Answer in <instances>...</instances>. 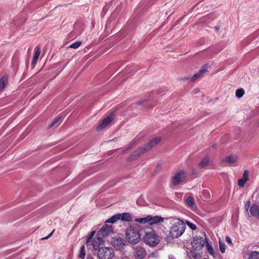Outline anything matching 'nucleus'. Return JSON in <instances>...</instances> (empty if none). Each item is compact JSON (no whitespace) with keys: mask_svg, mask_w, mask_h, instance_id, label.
Instances as JSON below:
<instances>
[{"mask_svg":"<svg viewBox=\"0 0 259 259\" xmlns=\"http://www.w3.org/2000/svg\"><path fill=\"white\" fill-rule=\"evenodd\" d=\"M172 222V226L170 228L169 235L172 238H178L185 232L186 225L182 221L178 219H174Z\"/></svg>","mask_w":259,"mask_h":259,"instance_id":"f257e3e1","label":"nucleus"},{"mask_svg":"<svg viewBox=\"0 0 259 259\" xmlns=\"http://www.w3.org/2000/svg\"><path fill=\"white\" fill-rule=\"evenodd\" d=\"M205 241L204 239L202 237L195 236L193 238V239L191 242L192 246L193 248V250L191 251V254L193 257L196 259H198L201 257L200 253H197L195 252V250H200L204 246Z\"/></svg>","mask_w":259,"mask_h":259,"instance_id":"f03ea898","label":"nucleus"},{"mask_svg":"<svg viewBox=\"0 0 259 259\" xmlns=\"http://www.w3.org/2000/svg\"><path fill=\"white\" fill-rule=\"evenodd\" d=\"M163 220L164 219L160 216L148 215L144 218H136L134 221L142 224L147 223L148 225L152 226L163 222Z\"/></svg>","mask_w":259,"mask_h":259,"instance_id":"7ed1b4c3","label":"nucleus"},{"mask_svg":"<svg viewBox=\"0 0 259 259\" xmlns=\"http://www.w3.org/2000/svg\"><path fill=\"white\" fill-rule=\"evenodd\" d=\"M125 236L128 242L133 244L137 243L140 239L139 231L137 228L132 226H130L126 229Z\"/></svg>","mask_w":259,"mask_h":259,"instance_id":"20e7f679","label":"nucleus"},{"mask_svg":"<svg viewBox=\"0 0 259 259\" xmlns=\"http://www.w3.org/2000/svg\"><path fill=\"white\" fill-rule=\"evenodd\" d=\"M143 239L145 243L150 246H155L159 242L158 236L154 231L146 232Z\"/></svg>","mask_w":259,"mask_h":259,"instance_id":"39448f33","label":"nucleus"},{"mask_svg":"<svg viewBox=\"0 0 259 259\" xmlns=\"http://www.w3.org/2000/svg\"><path fill=\"white\" fill-rule=\"evenodd\" d=\"M98 256L100 259H112L114 256V251L111 247H102L99 249Z\"/></svg>","mask_w":259,"mask_h":259,"instance_id":"423d86ee","label":"nucleus"},{"mask_svg":"<svg viewBox=\"0 0 259 259\" xmlns=\"http://www.w3.org/2000/svg\"><path fill=\"white\" fill-rule=\"evenodd\" d=\"M187 177V174L181 170L177 173L171 178V184L173 186H177L182 182H183Z\"/></svg>","mask_w":259,"mask_h":259,"instance_id":"0eeeda50","label":"nucleus"},{"mask_svg":"<svg viewBox=\"0 0 259 259\" xmlns=\"http://www.w3.org/2000/svg\"><path fill=\"white\" fill-rule=\"evenodd\" d=\"M111 243L117 249H120L125 245V241L119 236H116L112 238Z\"/></svg>","mask_w":259,"mask_h":259,"instance_id":"6e6552de","label":"nucleus"},{"mask_svg":"<svg viewBox=\"0 0 259 259\" xmlns=\"http://www.w3.org/2000/svg\"><path fill=\"white\" fill-rule=\"evenodd\" d=\"M245 208L247 210L249 209L250 214L254 217H259V206L256 204H252L250 206V202L247 201L245 204Z\"/></svg>","mask_w":259,"mask_h":259,"instance_id":"1a4fd4ad","label":"nucleus"},{"mask_svg":"<svg viewBox=\"0 0 259 259\" xmlns=\"http://www.w3.org/2000/svg\"><path fill=\"white\" fill-rule=\"evenodd\" d=\"M113 233L112 226L105 224L98 232V235L103 237L108 236Z\"/></svg>","mask_w":259,"mask_h":259,"instance_id":"9d476101","label":"nucleus"},{"mask_svg":"<svg viewBox=\"0 0 259 259\" xmlns=\"http://www.w3.org/2000/svg\"><path fill=\"white\" fill-rule=\"evenodd\" d=\"M114 118V114L113 113H110L107 117L105 118L97 127V131H99L103 130L113 120Z\"/></svg>","mask_w":259,"mask_h":259,"instance_id":"9b49d317","label":"nucleus"},{"mask_svg":"<svg viewBox=\"0 0 259 259\" xmlns=\"http://www.w3.org/2000/svg\"><path fill=\"white\" fill-rule=\"evenodd\" d=\"M145 249L140 246H136L134 249V255L137 259H142L146 256Z\"/></svg>","mask_w":259,"mask_h":259,"instance_id":"f8f14e48","label":"nucleus"},{"mask_svg":"<svg viewBox=\"0 0 259 259\" xmlns=\"http://www.w3.org/2000/svg\"><path fill=\"white\" fill-rule=\"evenodd\" d=\"M160 140L161 138L160 137H156L152 139L146 146L141 148L142 150V152L149 150L151 148L156 145L160 141Z\"/></svg>","mask_w":259,"mask_h":259,"instance_id":"ddd939ff","label":"nucleus"},{"mask_svg":"<svg viewBox=\"0 0 259 259\" xmlns=\"http://www.w3.org/2000/svg\"><path fill=\"white\" fill-rule=\"evenodd\" d=\"M238 160V156L236 155H230L226 157L223 160V162L229 163L231 165H234Z\"/></svg>","mask_w":259,"mask_h":259,"instance_id":"4468645a","label":"nucleus"},{"mask_svg":"<svg viewBox=\"0 0 259 259\" xmlns=\"http://www.w3.org/2000/svg\"><path fill=\"white\" fill-rule=\"evenodd\" d=\"M211 163L210 158L208 156H205L198 164V167L203 168L210 165Z\"/></svg>","mask_w":259,"mask_h":259,"instance_id":"2eb2a0df","label":"nucleus"},{"mask_svg":"<svg viewBox=\"0 0 259 259\" xmlns=\"http://www.w3.org/2000/svg\"><path fill=\"white\" fill-rule=\"evenodd\" d=\"M207 65H204V66H203L202 67V68L199 70V71L198 72V73L194 74L193 77H192L191 78V80L192 81H194L198 77H201L202 76H203V75L204 74V73H205L207 71Z\"/></svg>","mask_w":259,"mask_h":259,"instance_id":"dca6fc26","label":"nucleus"},{"mask_svg":"<svg viewBox=\"0 0 259 259\" xmlns=\"http://www.w3.org/2000/svg\"><path fill=\"white\" fill-rule=\"evenodd\" d=\"M35 52L33 56V59L32 61V64L35 65L38 59V57L40 54V49L38 47H36L34 49Z\"/></svg>","mask_w":259,"mask_h":259,"instance_id":"f3484780","label":"nucleus"},{"mask_svg":"<svg viewBox=\"0 0 259 259\" xmlns=\"http://www.w3.org/2000/svg\"><path fill=\"white\" fill-rule=\"evenodd\" d=\"M103 239L101 237H95L94 238V239H93L92 241V245L93 246V247L96 249H97L101 242H103Z\"/></svg>","mask_w":259,"mask_h":259,"instance_id":"a211bd4d","label":"nucleus"},{"mask_svg":"<svg viewBox=\"0 0 259 259\" xmlns=\"http://www.w3.org/2000/svg\"><path fill=\"white\" fill-rule=\"evenodd\" d=\"M120 219L123 221L130 222L132 220V218L130 213L125 212L122 213V214H121V217Z\"/></svg>","mask_w":259,"mask_h":259,"instance_id":"6ab92c4d","label":"nucleus"},{"mask_svg":"<svg viewBox=\"0 0 259 259\" xmlns=\"http://www.w3.org/2000/svg\"><path fill=\"white\" fill-rule=\"evenodd\" d=\"M120 217H121V214L120 213H118V214H116L113 216H112L111 218H110L109 219L107 220L106 221V223H115V222H116L117 221L119 220L120 219Z\"/></svg>","mask_w":259,"mask_h":259,"instance_id":"aec40b11","label":"nucleus"},{"mask_svg":"<svg viewBox=\"0 0 259 259\" xmlns=\"http://www.w3.org/2000/svg\"><path fill=\"white\" fill-rule=\"evenodd\" d=\"M248 259H259V252L253 251L249 253Z\"/></svg>","mask_w":259,"mask_h":259,"instance_id":"412c9836","label":"nucleus"},{"mask_svg":"<svg viewBox=\"0 0 259 259\" xmlns=\"http://www.w3.org/2000/svg\"><path fill=\"white\" fill-rule=\"evenodd\" d=\"M7 78L3 77L0 79V91L2 90L7 83Z\"/></svg>","mask_w":259,"mask_h":259,"instance_id":"4be33fe9","label":"nucleus"},{"mask_svg":"<svg viewBox=\"0 0 259 259\" xmlns=\"http://www.w3.org/2000/svg\"><path fill=\"white\" fill-rule=\"evenodd\" d=\"M219 247L222 253H224L226 251V245L225 243L220 239L219 240Z\"/></svg>","mask_w":259,"mask_h":259,"instance_id":"5701e85b","label":"nucleus"},{"mask_svg":"<svg viewBox=\"0 0 259 259\" xmlns=\"http://www.w3.org/2000/svg\"><path fill=\"white\" fill-rule=\"evenodd\" d=\"M244 93L243 89H239L236 91L235 94L237 97L240 98L244 95Z\"/></svg>","mask_w":259,"mask_h":259,"instance_id":"b1692460","label":"nucleus"},{"mask_svg":"<svg viewBox=\"0 0 259 259\" xmlns=\"http://www.w3.org/2000/svg\"><path fill=\"white\" fill-rule=\"evenodd\" d=\"M186 202L189 206H192L194 204V199L193 197L191 196L188 197L186 199Z\"/></svg>","mask_w":259,"mask_h":259,"instance_id":"393cba45","label":"nucleus"},{"mask_svg":"<svg viewBox=\"0 0 259 259\" xmlns=\"http://www.w3.org/2000/svg\"><path fill=\"white\" fill-rule=\"evenodd\" d=\"M61 119V117H58L56 119H55L53 122L49 125V128H51L52 127H53L54 125H55L56 124L58 123L57 126L59 125L61 123V121H60Z\"/></svg>","mask_w":259,"mask_h":259,"instance_id":"a878e982","label":"nucleus"},{"mask_svg":"<svg viewBox=\"0 0 259 259\" xmlns=\"http://www.w3.org/2000/svg\"><path fill=\"white\" fill-rule=\"evenodd\" d=\"M81 44V42L80 41H78L70 45L69 46V48L76 49L78 48L80 46Z\"/></svg>","mask_w":259,"mask_h":259,"instance_id":"bb28decb","label":"nucleus"},{"mask_svg":"<svg viewBox=\"0 0 259 259\" xmlns=\"http://www.w3.org/2000/svg\"><path fill=\"white\" fill-rule=\"evenodd\" d=\"M85 254V251L84 249V246L83 245L81 246L80 248V252L79 255V257L81 258H84Z\"/></svg>","mask_w":259,"mask_h":259,"instance_id":"cd10ccee","label":"nucleus"},{"mask_svg":"<svg viewBox=\"0 0 259 259\" xmlns=\"http://www.w3.org/2000/svg\"><path fill=\"white\" fill-rule=\"evenodd\" d=\"M247 182L245 179H239L238 181V185L240 187H243L244 186L245 183Z\"/></svg>","mask_w":259,"mask_h":259,"instance_id":"c85d7f7f","label":"nucleus"},{"mask_svg":"<svg viewBox=\"0 0 259 259\" xmlns=\"http://www.w3.org/2000/svg\"><path fill=\"white\" fill-rule=\"evenodd\" d=\"M206 247H207L208 253L209 254H211L212 255H214V250H213V249L212 248V246L208 244L207 245Z\"/></svg>","mask_w":259,"mask_h":259,"instance_id":"c756f323","label":"nucleus"},{"mask_svg":"<svg viewBox=\"0 0 259 259\" xmlns=\"http://www.w3.org/2000/svg\"><path fill=\"white\" fill-rule=\"evenodd\" d=\"M94 234H95V232L94 231L92 232L90 234V235L88 236V238L87 239L86 244H87L89 242H90V241L93 239V237L94 236Z\"/></svg>","mask_w":259,"mask_h":259,"instance_id":"7c9ffc66","label":"nucleus"},{"mask_svg":"<svg viewBox=\"0 0 259 259\" xmlns=\"http://www.w3.org/2000/svg\"><path fill=\"white\" fill-rule=\"evenodd\" d=\"M187 225L192 230H195L196 229V226L191 223L187 222Z\"/></svg>","mask_w":259,"mask_h":259,"instance_id":"2f4dec72","label":"nucleus"},{"mask_svg":"<svg viewBox=\"0 0 259 259\" xmlns=\"http://www.w3.org/2000/svg\"><path fill=\"white\" fill-rule=\"evenodd\" d=\"M248 171L245 170L244 171L243 179H245V180H248Z\"/></svg>","mask_w":259,"mask_h":259,"instance_id":"473e14b6","label":"nucleus"},{"mask_svg":"<svg viewBox=\"0 0 259 259\" xmlns=\"http://www.w3.org/2000/svg\"><path fill=\"white\" fill-rule=\"evenodd\" d=\"M226 242L229 244H231V245H232V241H231V239L230 238V237H229L228 236H226Z\"/></svg>","mask_w":259,"mask_h":259,"instance_id":"72a5a7b5","label":"nucleus"},{"mask_svg":"<svg viewBox=\"0 0 259 259\" xmlns=\"http://www.w3.org/2000/svg\"><path fill=\"white\" fill-rule=\"evenodd\" d=\"M54 231H55V230H54L48 236H47L46 237L43 238L42 239H48L49 238H50L53 235Z\"/></svg>","mask_w":259,"mask_h":259,"instance_id":"f704fd0d","label":"nucleus"},{"mask_svg":"<svg viewBox=\"0 0 259 259\" xmlns=\"http://www.w3.org/2000/svg\"><path fill=\"white\" fill-rule=\"evenodd\" d=\"M106 11H107L106 7H105L103 8L102 12V15H105Z\"/></svg>","mask_w":259,"mask_h":259,"instance_id":"c9c22d12","label":"nucleus"},{"mask_svg":"<svg viewBox=\"0 0 259 259\" xmlns=\"http://www.w3.org/2000/svg\"><path fill=\"white\" fill-rule=\"evenodd\" d=\"M120 259H131L129 256L126 255H122L121 256Z\"/></svg>","mask_w":259,"mask_h":259,"instance_id":"e433bc0d","label":"nucleus"},{"mask_svg":"<svg viewBox=\"0 0 259 259\" xmlns=\"http://www.w3.org/2000/svg\"><path fill=\"white\" fill-rule=\"evenodd\" d=\"M169 259H176L173 256H169Z\"/></svg>","mask_w":259,"mask_h":259,"instance_id":"4c0bfd02","label":"nucleus"},{"mask_svg":"<svg viewBox=\"0 0 259 259\" xmlns=\"http://www.w3.org/2000/svg\"><path fill=\"white\" fill-rule=\"evenodd\" d=\"M194 91H195V93H197L199 92V89H196L194 90Z\"/></svg>","mask_w":259,"mask_h":259,"instance_id":"58836bf2","label":"nucleus"},{"mask_svg":"<svg viewBox=\"0 0 259 259\" xmlns=\"http://www.w3.org/2000/svg\"><path fill=\"white\" fill-rule=\"evenodd\" d=\"M2 11L0 10V15H2Z\"/></svg>","mask_w":259,"mask_h":259,"instance_id":"ea45409f","label":"nucleus"}]
</instances>
